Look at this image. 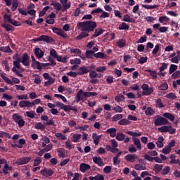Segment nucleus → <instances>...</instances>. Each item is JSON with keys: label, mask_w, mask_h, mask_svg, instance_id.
Masks as SVG:
<instances>
[{"label": "nucleus", "mask_w": 180, "mask_h": 180, "mask_svg": "<svg viewBox=\"0 0 180 180\" xmlns=\"http://www.w3.org/2000/svg\"><path fill=\"white\" fill-rule=\"evenodd\" d=\"M51 6H53L54 9L57 11H60L63 9V6L59 2L51 3Z\"/></svg>", "instance_id": "30"}, {"label": "nucleus", "mask_w": 180, "mask_h": 180, "mask_svg": "<svg viewBox=\"0 0 180 180\" xmlns=\"http://www.w3.org/2000/svg\"><path fill=\"white\" fill-rule=\"evenodd\" d=\"M89 180H105L104 176L103 174H98L97 175L93 176H89Z\"/></svg>", "instance_id": "27"}, {"label": "nucleus", "mask_w": 180, "mask_h": 180, "mask_svg": "<svg viewBox=\"0 0 180 180\" xmlns=\"http://www.w3.org/2000/svg\"><path fill=\"white\" fill-rule=\"evenodd\" d=\"M58 62L63 63H67L68 60V56H65L64 57L58 56L56 58Z\"/></svg>", "instance_id": "37"}, {"label": "nucleus", "mask_w": 180, "mask_h": 180, "mask_svg": "<svg viewBox=\"0 0 180 180\" xmlns=\"http://www.w3.org/2000/svg\"><path fill=\"white\" fill-rule=\"evenodd\" d=\"M94 57L96 58L105 59V55L103 52H98V53L94 54Z\"/></svg>", "instance_id": "53"}, {"label": "nucleus", "mask_w": 180, "mask_h": 180, "mask_svg": "<svg viewBox=\"0 0 180 180\" xmlns=\"http://www.w3.org/2000/svg\"><path fill=\"white\" fill-rule=\"evenodd\" d=\"M103 34V30L101 28H98L95 30L94 34H92L91 39H94V38H96Z\"/></svg>", "instance_id": "21"}, {"label": "nucleus", "mask_w": 180, "mask_h": 180, "mask_svg": "<svg viewBox=\"0 0 180 180\" xmlns=\"http://www.w3.org/2000/svg\"><path fill=\"white\" fill-rule=\"evenodd\" d=\"M53 32L63 39L68 38V34L62 29L54 27H53Z\"/></svg>", "instance_id": "6"}, {"label": "nucleus", "mask_w": 180, "mask_h": 180, "mask_svg": "<svg viewBox=\"0 0 180 180\" xmlns=\"http://www.w3.org/2000/svg\"><path fill=\"white\" fill-rule=\"evenodd\" d=\"M122 21L129 23H135L136 20L134 18H131L129 15L126 14L124 15Z\"/></svg>", "instance_id": "19"}, {"label": "nucleus", "mask_w": 180, "mask_h": 180, "mask_svg": "<svg viewBox=\"0 0 180 180\" xmlns=\"http://www.w3.org/2000/svg\"><path fill=\"white\" fill-rule=\"evenodd\" d=\"M68 0H60V3L62 5L61 12L64 13L71 8V3H68Z\"/></svg>", "instance_id": "10"}, {"label": "nucleus", "mask_w": 180, "mask_h": 180, "mask_svg": "<svg viewBox=\"0 0 180 180\" xmlns=\"http://www.w3.org/2000/svg\"><path fill=\"white\" fill-rule=\"evenodd\" d=\"M130 26L127 25L126 22H122L119 25L118 30H129Z\"/></svg>", "instance_id": "28"}, {"label": "nucleus", "mask_w": 180, "mask_h": 180, "mask_svg": "<svg viewBox=\"0 0 180 180\" xmlns=\"http://www.w3.org/2000/svg\"><path fill=\"white\" fill-rule=\"evenodd\" d=\"M32 41L34 43L43 41L46 42V44H51L54 41V39H53V37L48 35H41L37 38L32 39Z\"/></svg>", "instance_id": "2"}, {"label": "nucleus", "mask_w": 180, "mask_h": 180, "mask_svg": "<svg viewBox=\"0 0 180 180\" xmlns=\"http://www.w3.org/2000/svg\"><path fill=\"white\" fill-rule=\"evenodd\" d=\"M146 72L150 73V75L153 77V79H155L158 78V73L156 71H153L150 69H148L146 70Z\"/></svg>", "instance_id": "52"}, {"label": "nucleus", "mask_w": 180, "mask_h": 180, "mask_svg": "<svg viewBox=\"0 0 180 180\" xmlns=\"http://www.w3.org/2000/svg\"><path fill=\"white\" fill-rule=\"evenodd\" d=\"M40 174L42 176L44 177H49L53 176V171L52 169H47V168H44L40 170Z\"/></svg>", "instance_id": "8"}, {"label": "nucleus", "mask_w": 180, "mask_h": 180, "mask_svg": "<svg viewBox=\"0 0 180 180\" xmlns=\"http://www.w3.org/2000/svg\"><path fill=\"white\" fill-rule=\"evenodd\" d=\"M12 59L14 62H21V57L18 53L13 55Z\"/></svg>", "instance_id": "61"}, {"label": "nucleus", "mask_w": 180, "mask_h": 180, "mask_svg": "<svg viewBox=\"0 0 180 180\" xmlns=\"http://www.w3.org/2000/svg\"><path fill=\"white\" fill-rule=\"evenodd\" d=\"M117 46H118L120 49H123L126 47L127 46V41L124 39H120L117 42H116Z\"/></svg>", "instance_id": "22"}, {"label": "nucleus", "mask_w": 180, "mask_h": 180, "mask_svg": "<svg viewBox=\"0 0 180 180\" xmlns=\"http://www.w3.org/2000/svg\"><path fill=\"white\" fill-rule=\"evenodd\" d=\"M77 27H79L82 32H94L95 29L97 27V24L94 21L89 20L78 22Z\"/></svg>", "instance_id": "1"}, {"label": "nucleus", "mask_w": 180, "mask_h": 180, "mask_svg": "<svg viewBox=\"0 0 180 180\" xmlns=\"http://www.w3.org/2000/svg\"><path fill=\"white\" fill-rule=\"evenodd\" d=\"M166 98L174 101V100L176 99V95H175L174 93L171 92L166 95Z\"/></svg>", "instance_id": "60"}, {"label": "nucleus", "mask_w": 180, "mask_h": 180, "mask_svg": "<svg viewBox=\"0 0 180 180\" xmlns=\"http://www.w3.org/2000/svg\"><path fill=\"white\" fill-rule=\"evenodd\" d=\"M30 58L29 55L26 53H23L21 56V60L20 63L22 64V65L25 67H28L30 65Z\"/></svg>", "instance_id": "4"}, {"label": "nucleus", "mask_w": 180, "mask_h": 180, "mask_svg": "<svg viewBox=\"0 0 180 180\" xmlns=\"http://www.w3.org/2000/svg\"><path fill=\"white\" fill-rule=\"evenodd\" d=\"M22 118V117L18 113H14L12 115V119H13V120L14 121L15 123H17Z\"/></svg>", "instance_id": "42"}, {"label": "nucleus", "mask_w": 180, "mask_h": 180, "mask_svg": "<svg viewBox=\"0 0 180 180\" xmlns=\"http://www.w3.org/2000/svg\"><path fill=\"white\" fill-rule=\"evenodd\" d=\"M91 70H92V68L91 66H88V67L82 66L79 68L77 75L82 76L84 75H86V74H88L89 72H90Z\"/></svg>", "instance_id": "7"}, {"label": "nucleus", "mask_w": 180, "mask_h": 180, "mask_svg": "<svg viewBox=\"0 0 180 180\" xmlns=\"http://www.w3.org/2000/svg\"><path fill=\"white\" fill-rule=\"evenodd\" d=\"M58 155L60 158H65V152L64 148H60L57 150Z\"/></svg>", "instance_id": "48"}, {"label": "nucleus", "mask_w": 180, "mask_h": 180, "mask_svg": "<svg viewBox=\"0 0 180 180\" xmlns=\"http://www.w3.org/2000/svg\"><path fill=\"white\" fill-rule=\"evenodd\" d=\"M132 141L134 142V145L136 147L138 150H142V145L139 138L132 137Z\"/></svg>", "instance_id": "16"}, {"label": "nucleus", "mask_w": 180, "mask_h": 180, "mask_svg": "<svg viewBox=\"0 0 180 180\" xmlns=\"http://www.w3.org/2000/svg\"><path fill=\"white\" fill-rule=\"evenodd\" d=\"M169 126L164 125L158 128V131L161 133H167L169 131Z\"/></svg>", "instance_id": "49"}, {"label": "nucleus", "mask_w": 180, "mask_h": 180, "mask_svg": "<svg viewBox=\"0 0 180 180\" xmlns=\"http://www.w3.org/2000/svg\"><path fill=\"white\" fill-rule=\"evenodd\" d=\"M82 61L79 58H74L72 60H70V62L71 65H80Z\"/></svg>", "instance_id": "62"}, {"label": "nucleus", "mask_w": 180, "mask_h": 180, "mask_svg": "<svg viewBox=\"0 0 180 180\" xmlns=\"http://www.w3.org/2000/svg\"><path fill=\"white\" fill-rule=\"evenodd\" d=\"M106 134H109L110 136L115 138L117 136V129L115 127H110L105 131Z\"/></svg>", "instance_id": "15"}, {"label": "nucleus", "mask_w": 180, "mask_h": 180, "mask_svg": "<svg viewBox=\"0 0 180 180\" xmlns=\"http://www.w3.org/2000/svg\"><path fill=\"white\" fill-rule=\"evenodd\" d=\"M170 20L169 18H168L167 16L165 15V16H160L159 18V20L158 21L160 22V23H164L165 22H167Z\"/></svg>", "instance_id": "59"}, {"label": "nucleus", "mask_w": 180, "mask_h": 180, "mask_svg": "<svg viewBox=\"0 0 180 180\" xmlns=\"http://www.w3.org/2000/svg\"><path fill=\"white\" fill-rule=\"evenodd\" d=\"M12 170V167H10L8 163H5L4 166V169H2V172L5 174H8V171Z\"/></svg>", "instance_id": "43"}, {"label": "nucleus", "mask_w": 180, "mask_h": 180, "mask_svg": "<svg viewBox=\"0 0 180 180\" xmlns=\"http://www.w3.org/2000/svg\"><path fill=\"white\" fill-rule=\"evenodd\" d=\"M167 124H169V120L160 115H157V118L154 120V124L155 127L167 125Z\"/></svg>", "instance_id": "3"}, {"label": "nucleus", "mask_w": 180, "mask_h": 180, "mask_svg": "<svg viewBox=\"0 0 180 180\" xmlns=\"http://www.w3.org/2000/svg\"><path fill=\"white\" fill-rule=\"evenodd\" d=\"M160 91H167L169 89V85L167 82H163L158 86Z\"/></svg>", "instance_id": "39"}, {"label": "nucleus", "mask_w": 180, "mask_h": 180, "mask_svg": "<svg viewBox=\"0 0 180 180\" xmlns=\"http://www.w3.org/2000/svg\"><path fill=\"white\" fill-rule=\"evenodd\" d=\"M4 137L8 138V139H11V136L9 133L5 132L4 131H0V138L3 139Z\"/></svg>", "instance_id": "54"}, {"label": "nucleus", "mask_w": 180, "mask_h": 180, "mask_svg": "<svg viewBox=\"0 0 180 180\" xmlns=\"http://www.w3.org/2000/svg\"><path fill=\"white\" fill-rule=\"evenodd\" d=\"M126 138V135L123 133L118 132L116 135V140L118 141H123Z\"/></svg>", "instance_id": "35"}, {"label": "nucleus", "mask_w": 180, "mask_h": 180, "mask_svg": "<svg viewBox=\"0 0 180 180\" xmlns=\"http://www.w3.org/2000/svg\"><path fill=\"white\" fill-rule=\"evenodd\" d=\"M86 97H84V92L82 89H80L76 95L75 97V102L77 103H79L80 101H86Z\"/></svg>", "instance_id": "9"}, {"label": "nucleus", "mask_w": 180, "mask_h": 180, "mask_svg": "<svg viewBox=\"0 0 180 180\" xmlns=\"http://www.w3.org/2000/svg\"><path fill=\"white\" fill-rule=\"evenodd\" d=\"M34 129L37 130H44L46 129V126L41 122H36L34 124Z\"/></svg>", "instance_id": "25"}, {"label": "nucleus", "mask_w": 180, "mask_h": 180, "mask_svg": "<svg viewBox=\"0 0 180 180\" xmlns=\"http://www.w3.org/2000/svg\"><path fill=\"white\" fill-rule=\"evenodd\" d=\"M102 138V135H98L97 133L94 132L92 134V139L96 146H98Z\"/></svg>", "instance_id": "13"}, {"label": "nucleus", "mask_w": 180, "mask_h": 180, "mask_svg": "<svg viewBox=\"0 0 180 180\" xmlns=\"http://www.w3.org/2000/svg\"><path fill=\"white\" fill-rule=\"evenodd\" d=\"M34 55L38 59H41L44 56V52L39 47L34 49Z\"/></svg>", "instance_id": "14"}, {"label": "nucleus", "mask_w": 180, "mask_h": 180, "mask_svg": "<svg viewBox=\"0 0 180 180\" xmlns=\"http://www.w3.org/2000/svg\"><path fill=\"white\" fill-rule=\"evenodd\" d=\"M85 55L86 58L92 59L94 53V51H92V50H88V51H86Z\"/></svg>", "instance_id": "58"}, {"label": "nucleus", "mask_w": 180, "mask_h": 180, "mask_svg": "<svg viewBox=\"0 0 180 180\" xmlns=\"http://www.w3.org/2000/svg\"><path fill=\"white\" fill-rule=\"evenodd\" d=\"M81 139H82V134H74L72 136V141L73 143H78Z\"/></svg>", "instance_id": "36"}, {"label": "nucleus", "mask_w": 180, "mask_h": 180, "mask_svg": "<svg viewBox=\"0 0 180 180\" xmlns=\"http://www.w3.org/2000/svg\"><path fill=\"white\" fill-rule=\"evenodd\" d=\"M155 113V110L151 107H148L147 109L145 110V114L147 116H152Z\"/></svg>", "instance_id": "33"}, {"label": "nucleus", "mask_w": 180, "mask_h": 180, "mask_svg": "<svg viewBox=\"0 0 180 180\" xmlns=\"http://www.w3.org/2000/svg\"><path fill=\"white\" fill-rule=\"evenodd\" d=\"M18 7V0H13V1H12V6H11V11L13 12L16 11Z\"/></svg>", "instance_id": "47"}, {"label": "nucleus", "mask_w": 180, "mask_h": 180, "mask_svg": "<svg viewBox=\"0 0 180 180\" xmlns=\"http://www.w3.org/2000/svg\"><path fill=\"white\" fill-rule=\"evenodd\" d=\"M162 116L165 118L169 119L171 122L175 121V116L171 112H165Z\"/></svg>", "instance_id": "23"}, {"label": "nucleus", "mask_w": 180, "mask_h": 180, "mask_svg": "<svg viewBox=\"0 0 180 180\" xmlns=\"http://www.w3.org/2000/svg\"><path fill=\"white\" fill-rule=\"evenodd\" d=\"M19 106L20 108H32V102L28 101H21L19 102Z\"/></svg>", "instance_id": "18"}, {"label": "nucleus", "mask_w": 180, "mask_h": 180, "mask_svg": "<svg viewBox=\"0 0 180 180\" xmlns=\"http://www.w3.org/2000/svg\"><path fill=\"white\" fill-rule=\"evenodd\" d=\"M154 92V89L152 87L148 88L145 91L142 92L143 96H150Z\"/></svg>", "instance_id": "46"}, {"label": "nucleus", "mask_w": 180, "mask_h": 180, "mask_svg": "<svg viewBox=\"0 0 180 180\" xmlns=\"http://www.w3.org/2000/svg\"><path fill=\"white\" fill-rule=\"evenodd\" d=\"M142 8L146 9V10H154V9H157L158 8H159V5H146V4H143L142 5Z\"/></svg>", "instance_id": "31"}, {"label": "nucleus", "mask_w": 180, "mask_h": 180, "mask_svg": "<svg viewBox=\"0 0 180 180\" xmlns=\"http://www.w3.org/2000/svg\"><path fill=\"white\" fill-rule=\"evenodd\" d=\"M123 118V115L122 114H115L112 117V122H117L119 120H121Z\"/></svg>", "instance_id": "51"}, {"label": "nucleus", "mask_w": 180, "mask_h": 180, "mask_svg": "<svg viewBox=\"0 0 180 180\" xmlns=\"http://www.w3.org/2000/svg\"><path fill=\"white\" fill-rule=\"evenodd\" d=\"M1 26L4 28L6 32H13L14 30L13 27L10 24L4 23L1 24Z\"/></svg>", "instance_id": "26"}, {"label": "nucleus", "mask_w": 180, "mask_h": 180, "mask_svg": "<svg viewBox=\"0 0 180 180\" xmlns=\"http://www.w3.org/2000/svg\"><path fill=\"white\" fill-rule=\"evenodd\" d=\"M89 36V34L83 31L78 36L76 37V39L77 40H82L83 39L86 38Z\"/></svg>", "instance_id": "34"}, {"label": "nucleus", "mask_w": 180, "mask_h": 180, "mask_svg": "<svg viewBox=\"0 0 180 180\" xmlns=\"http://www.w3.org/2000/svg\"><path fill=\"white\" fill-rule=\"evenodd\" d=\"M98 94L97 92H90V91H85L84 93V96L85 98H90L93 96H97Z\"/></svg>", "instance_id": "41"}, {"label": "nucleus", "mask_w": 180, "mask_h": 180, "mask_svg": "<svg viewBox=\"0 0 180 180\" xmlns=\"http://www.w3.org/2000/svg\"><path fill=\"white\" fill-rule=\"evenodd\" d=\"M31 67L35 70H38L39 71H41L42 70V63H40L39 61H37L35 63H31Z\"/></svg>", "instance_id": "20"}, {"label": "nucleus", "mask_w": 180, "mask_h": 180, "mask_svg": "<svg viewBox=\"0 0 180 180\" xmlns=\"http://www.w3.org/2000/svg\"><path fill=\"white\" fill-rule=\"evenodd\" d=\"M55 82H56V79L51 77V78L48 79L47 81L44 82V86H50V85L53 84Z\"/></svg>", "instance_id": "56"}, {"label": "nucleus", "mask_w": 180, "mask_h": 180, "mask_svg": "<svg viewBox=\"0 0 180 180\" xmlns=\"http://www.w3.org/2000/svg\"><path fill=\"white\" fill-rule=\"evenodd\" d=\"M134 169L136 170H138V171L146 170V167L144 166V165H142L141 164H136L134 165Z\"/></svg>", "instance_id": "55"}, {"label": "nucleus", "mask_w": 180, "mask_h": 180, "mask_svg": "<svg viewBox=\"0 0 180 180\" xmlns=\"http://www.w3.org/2000/svg\"><path fill=\"white\" fill-rule=\"evenodd\" d=\"M160 44H157L155 46V48L153 49V51H152V54L153 56H156L158 55L159 51H160Z\"/></svg>", "instance_id": "57"}, {"label": "nucleus", "mask_w": 180, "mask_h": 180, "mask_svg": "<svg viewBox=\"0 0 180 180\" xmlns=\"http://www.w3.org/2000/svg\"><path fill=\"white\" fill-rule=\"evenodd\" d=\"M176 70H178V65L174 64H171L169 67V75H172V73L176 71Z\"/></svg>", "instance_id": "50"}, {"label": "nucleus", "mask_w": 180, "mask_h": 180, "mask_svg": "<svg viewBox=\"0 0 180 180\" xmlns=\"http://www.w3.org/2000/svg\"><path fill=\"white\" fill-rule=\"evenodd\" d=\"M0 51L6 53H10L12 52V49L9 46H1Z\"/></svg>", "instance_id": "32"}, {"label": "nucleus", "mask_w": 180, "mask_h": 180, "mask_svg": "<svg viewBox=\"0 0 180 180\" xmlns=\"http://www.w3.org/2000/svg\"><path fill=\"white\" fill-rule=\"evenodd\" d=\"M124 159L129 162H134L138 159V155L136 154H127Z\"/></svg>", "instance_id": "11"}, {"label": "nucleus", "mask_w": 180, "mask_h": 180, "mask_svg": "<svg viewBox=\"0 0 180 180\" xmlns=\"http://www.w3.org/2000/svg\"><path fill=\"white\" fill-rule=\"evenodd\" d=\"M165 141L164 137L163 136H160L158 140L156 142V145L158 148H162L164 147V143L163 141Z\"/></svg>", "instance_id": "38"}, {"label": "nucleus", "mask_w": 180, "mask_h": 180, "mask_svg": "<svg viewBox=\"0 0 180 180\" xmlns=\"http://www.w3.org/2000/svg\"><path fill=\"white\" fill-rule=\"evenodd\" d=\"M130 124L131 122L127 118H123L118 121V124L120 126H127L129 125Z\"/></svg>", "instance_id": "24"}, {"label": "nucleus", "mask_w": 180, "mask_h": 180, "mask_svg": "<svg viewBox=\"0 0 180 180\" xmlns=\"http://www.w3.org/2000/svg\"><path fill=\"white\" fill-rule=\"evenodd\" d=\"M115 101L117 103H120L122 101H125V96L118 94L116 96H115Z\"/></svg>", "instance_id": "40"}, {"label": "nucleus", "mask_w": 180, "mask_h": 180, "mask_svg": "<svg viewBox=\"0 0 180 180\" xmlns=\"http://www.w3.org/2000/svg\"><path fill=\"white\" fill-rule=\"evenodd\" d=\"M93 162L97 165L99 167H103L104 166L103 160V158L100 156H94L93 157Z\"/></svg>", "instance_id": "12"}, {"label": "nucleus", "mask_w": 180, "mask_h": 180, "mask_svg": "<svg viewBox=\"0 0 180 180\" xmlns=\"http://www.w3.org/2000/svg\"><path fill=\"white\" fill-rule=\"evenodd\" d=\"M55 136L56 138H58L59 140H63V141H65L67 140V137L65 136V134H63L61 132H57L55 134Z\"/></svg>", "instance_id": "44"}, {"label": "nucleus", "mask_w": 180, "mask_h": 180, "mask_svg": "<svg viewBox=\"0 0 180 180\" xmlns=\"http://www.w3.org/2000/svg\"><path fill=\"white\" fill-rule=\"evenodd\" d=\"M91 169V165L86 163H81L79 165V170L81 172L84 173Z\"/></svg>", "instance_id": "17"}, {"label": "nucleus", "mask_w": 180, "mask_h": 180, "mask_svg": "<svg viewBox=\"0 0 180 180\" xmlns=\"http://www.w3.org/2000/svg\"><path fill=\"white\" fill-rule=\"evenodd\" d=\"M156 105L159 108H162L165 107L163 103H162V101L161 98H158L156 100Z\"/></svg>", "instance_id": "63"}, {"label": "nucleus", "mask_w": 180, "mask_h": 180, "mask_svg": "<svg viewBox=\"0 0 180 180\" xmlns=\"http://www.w3.org/2000/svg\"><path fill=\"white\" fill-rule=\"evenodd\" d=\"M163 167L164 165L160 164H155L153 167L154 171L156 174L160 173L162 170Z\"/></svg>", "instance_id": "29"}, {"label": "nucleus", "mask_w": 180, "mask_h": 180, "mask_svg": "<svg viewBox=\"0 0 180 180\" xmlns=\"http://www.w3.org/2000/svg\"><path fill=\"white\" fill-rule=\"evenodd\" d=\"M42 162V159L41 157H36L34 159V164H33V167H37L39 165H41Z\"/></svg>", "instance_id": "45"}, {"label": "nucleus", "mask_w": 180, "mask_h": 180, "mask_svg": "<svg viewBox=\"0 0 180 180\" xmlns=\"http://www.w3.org/2000/svg\"><path fill=\"white\" fill-rule=\"evenodd\" d=\"M179 77H180V70H177L172 75V78L174 79H178Z\"/></svg>", "instance_id": "64"}, {"label": "nucleus", "mask_w": 180, "mask_h": 180, "mask_svg": "<svg viewBox=\"0 0 180 180\" xmlns=\"http://www.w3.org/2000/svg\"><path fill=\"white\" fill-rule=\"evenodd\" d=\"M32 160V157L23 156L19 158L16 161V165H24L28 164Z\"/></svg>", "instance_id": "5"}]
</instances>
